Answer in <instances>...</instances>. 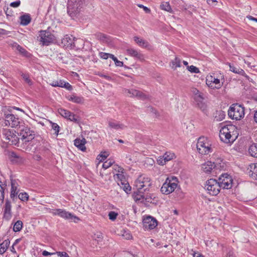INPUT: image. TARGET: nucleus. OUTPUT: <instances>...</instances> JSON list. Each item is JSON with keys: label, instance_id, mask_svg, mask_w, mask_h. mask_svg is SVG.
<instances>
[{"label": "nucleus", "instance_id": "f257e3e1", "mask_svg": "<svg viewBox=\"0 0 257 257\" xmlns=\"http://www.w3.org/2000/svg\"><path fill=\"white\" fill-rule=\"evenodd\" d=\"M237 127L233 124L223 125L220 130L219 137L225 143L231 144L237 137Z\"/></svg>", "mask_w": 257, "mask_h": 257}, {"label": "nucleus", "instance_id": "f03ea898", "mask_svg": "<svg viewBox=\"0 0 257 257\" xmlns=\"http://www.w3.org/2000/svg\"><path fill=\"white\" fill-rule=\"evenodd\" d=\"M18 129V134L21 137V140L26 144L30 142H33L34 143L35 141H43V139L41 136H38L35 137L34 131L31 130V128L28 125L22 123Z\"/></svg>", "mask_w": 257, "mask_h": 257}, {"label": "nucleus", "instance_id": "7ed1b4c3", "mask_svg": "<svg viewBox=\"0 0 257 257\" xmlns=\"http://www.w3.org/2000/svg\"><path fill=\"white\" fill-rule=\"evenodd\" d=\"M4 115L2 118L4 119V125L12 127L18 128L20 125L24 123V121L19 117L12 114L11 108H8L7 110H3Z\"/></svg>", "mask_w": 257, "mask_h": 257}, {"label": "nucleus", "instance_id": "20e7f679", "mask_svg": "<svg viewBox=\"0 0 257 257\" xmlns=\"http://www.w3.org/2000/svg\"><path fill=\"white\" fill-rule=\"evenodd\" d=\"M61 43L63 47L70 49L78 50L84 45V43L81 39H77L72 35H66L61 40Z\"/></svg>", "mask_w": 257, "mask_h": 257}, {"label": "nucleus", "instance_id": "39448f33", "mask_svg": "<svg viewBox=\"0 0 257 257\" xmlns=\"http://www.w3.org/2000/svg\"><path fill=\"white\" fill-rule=\"evenodd\" d=\"M228 115L232 119L240 120L244 116V107L241 104L233 103L228 109Z\"/></svg>", "mask_w": 257, "mask_h": 257}, {"label": "nucleus", "instance_id": "423d86ee", "mask_svg": "<svg viewBox=\"0 0 257 257\" xmlns=\"http://www.w3.org/2000/svg\"><path fill=\"white\" fill-rule=\"evenodd\" d=\"M2 133L7 143L11 145L17 146L18 145L20 138L16 135L15 131L3 128Z\"/></svg>", "mask_w": 257, "mask_h": 257}, {"label": "nucleus", "instance_id": "0eeeda50", "mask_svg": "<svg viewBox=\"0 0 257 257\" xmlns=\"http://www.w3.org/2000/svg\"><path fill=\"white\" fill-rule=\"evenodd\" d=\"M82 0H68L67 3V13L71 17H74L78 14L82 6Z\"/></svg>", "mask_w": 257, "mask_h": 257}, {"label": "nucleus", "instance_id": "6e6552de", "mask_svg": "<svg viewBox=\"0 0 257 257\" xmlns=\"http://www.w3.org/2000/svg\"><path fill=\"white\" fill-rule=\"evenodd\" d=\"M196 147L198 153L201 155L208 154L213 151L207 139L204 137L198 139Z\"/></svg>", "mask_w": 257, "mask_h": 257}, {"label": "nucleus", "instance_id": "1a4fd4ad", "mask_svg": "<svg viewBox=\"0 0 257 257\" xmlns=\"http://www.w3.org/2000/svg\"><path fill=\"white\" fill-rule=\"evenodd\" d=\"M205 188L208 193L212 195L216 196L220 192L221 189L217 180L215 179H210L206 182Z\"/></svg>", "mask_w": 257, "mask_h": 257}, {"label": "nucleus", "instance_id": "9d476101", "mask_svg": "<svg viewBox=\"0 0 257 257\" xmlns=\"http://www.w3.org/2000/svg\"><path fill=\"white\" fill-rule=\"evenodd\" d=\"M217 180L221 189H228L231 188L232 186V178L227 173L221 174Z\"/></svg>", "mask_w": 257, "mask_h": 257}, {"label": "nucleus", "instance_id": "9b49d317", "mask_svg": "<svg viewBox=\"0 0 257 257\" xmlns=\"http://www.w3.org/2000/svg\"><path fill=\"white\" fill-rule=\"evenodd\" d=\"M150 181V178L140 176L135 182L136 186L137 188L146 192L149 190V187L151 186Z\"/></svg>", "mask_w": 257, "mask_h": 257}, {"label": "nucleus", "instance_id": "f8f14e48", "mask_svg": "<svg viewBox=\"0 0 257 257\" xmlns=\"http://www.w3.org/2000/svg\"><path fill=\"white\" fill-rule=\"evenodd\" d=\"M53 214L55 215H58L65 219H73L75 222H77L78 220H80L78 217L68 211H66L65 210L62 209H55V212H53Z\"/></svg>", "mask_w": 257, "mask_h": 257}, {"label": "nucleus", "instance_id": "ddd939ff", "mask_svg": "<svg viewBox=\"0 0 257 257\" xmlns=\"http://www.w3.org/2000/svg\"><path fill=\"white\" fill-rule=\"evenodd\" d=\"M204 94L194 97V99L196 103L197 107L199 108L204 114H207L208 112L207 105L204 102L205 97Z\"/></svg>", "mask_w": 257, "mask_h": 257}, {"label": "nucleus", "instance_id": "4468645a", "mask_svg": "<svg viewBox=\"0 0 257 257\" xmlns=\"http://www.w3.org/2000/svg\"><path fill=\"white\" fill-rule=\"evenodd\" d=\"M143 223L144 228L147 230L153 229L157 226L158 224L157 219L151 216H148L144 218Z\"/></svg>", "mask_w": 257, "mask_h": 257}, {"label": "nucleus", "instance_id": "2eb2a0df", "mask_svg": "<svg viewBox=\"0 0 257 257\" xmlns=\"http://www.w3.org/2000/svg\"><path fill=\"white\" fill-rule=\"evenodd\" d=\"M40 33V41L43 45L48 46L53 42L54 36L50 32L41 30Z\"/></svg>", "mask_w": 257, "mask_h": 257}, {"label": "nucleus", "instance_id": "dca6fc26", "mask_svg": "<svg viewBox=\"0 0 257 257\" xmlns=\"http://www.w3.org/2000/svg\"><path fill=\"white\" fill-rule=\"evenodd\" d=\"M127 93L130 94V97H136L139 99L145 100L149 98V96L144 93L143 92L136 89H126L125 90Z\"/></svg>", "mask_w": 257, "mask_h": 257}, {"label": "nucleus", "instance_id": "f3484780", "mask_svg": "<svg viewBox=\"0 0 257 257\" xmlns=\"http://www.w3.org/2000/svg\"><path fill=\"white\" fill-rule=\"evenodd\" d=\"M11 208L12 205L11 201L8 199H7L6 200L4 211V218L7 220H9L12 217V213Z\"/></svg>", "mask_w": 257, "mask_h": 257}, {"label": "nucleus", "instance_id": "a211bd4d", "mask_svg": "<svg viewBox=\"0 0 257 257\" xmlns=\"http://www.w3.org/2000/svg\"><path fill=\"white\" fill-rule=\"evenodd\" d=\"M144 194L145 192L143 190L137 188V190L133 192L132 197L136 202L143 203Z\"/></svg>", "mask_w": 257, "mask_h": 257}, {"label": "nucleus", "instance_id": "6ab92c4d", "mask_svg": "<svg viewBox=\"0 0 257 257\" xmlns=\"http://www.w3.org/2000/svg\"><path fill=\"white\" fill-rule=\"evenodd\" d=\"M229 70L232 72L243 76L246 80H248L249 81H252V80H250L249 77L245 74L242 69L239 67H235L233 65L231 64V63H229Z\"/></svg>", "mask_w": 257, "mask_h": 257}, {"label": "nucleus", "instance_id": "aec40b11", "mask_svg": "<svg viewBox=\"0 0 257 257\" xmlns=\"http://www.w3.org/2000/svg\"><path fill=\"white\" fill-rule=\"evenodd\" d=\"M165 181H167V184H168V186H169V188L172 192H174L178 186L177 178L175 176L168 177Z\"/></svg>", "mask_w": 257, "mask_h": 257}, {"label": "nucleus", "instance_id": "412c9836", "mask_svg": "<svg viewBox=\"0 0 257 257\" xmlns=\"http://www.w3.org/2000/svg\"><path fill=\"white\" fill-rule=\"evenodd\" d=\"M11 190L10 197L13 200H14L15 198H17V196L19 192V191H17L18 184L17 180L13 179H11Z\"/></svg>", "mask_w": 257, "mask_h": 257}, {"label": "nucleus", "instance_id": "4be33fe9", "mask_svg": "<svg viewBox=\"0 0 257 257\" xmlns=\"http://www.w3.org/2000/svg\"><path fill=\"white\" fill-rule=\"evenodd\" d=\"M9 158L13 164L22 163L24 161L23 158L14 152H10Z\"/></svg>", "mask_w": 257, "mask_h": 257}, {"label": "nucleus", "instance_id": "5701e85b", "mask_svg": "<svg viewBox=\"0 0 257 257\" xmlns=\"http://www.w3.org/2000/svg\"><path fill=\"white\" fill-rule=\"evenodd\" d=\"M127 53L130 56L136 58L142 61L144 60V56L143 54L138 52L137 50L132 48L127 49L126 50Z\"/></svg>", "mask_w": 257, "mask_h": 257}, {"label": "nucleus", "instance_id": "b1692460", "mask_svg": "<svg viewBox=\"0 0 257 257\" xmlns=\"http://www.w3.org/2000/svg\"><path fill=\"white\" fill-rule=\"evenodd\" d=\"M108 124L110 128L115 130H123L125 127L123 123L115 120L108 121Z\"/></svg>", "mask_w": 257, "mask_h": 257}, {"label": "nucleus", "instance_id": "393cba45", "mask_svg": "<svg viewBox=\"0 0 257 257\" xmlns=\"http://www.w3.org/2000/svg\"><path fill=\"white\" fill-rule=\"evenodd\" d=\"M86 143V141L84 138L81 140L79 138H77L74 140V145L83 152L85 151L86 149L85 146Z\"/></svg>", "mask_w": 257, "mask_h": 257}, {"label": "nucleus", "instance_id": "a878e982", "mask_svg": "<svg viewBox=\"0 0 257 257\" xmlns=\"http://www.w3.org/2000/svg\"><path fill=\"white\" fill-rule=\"evenodd\" d=\"M155 196L153 194L146 193V192H145L143 204L148 206L149 203H153L152 201L155 200Z\"/></svg>", "mask_w": 257, "mask_h": 257}, {"label": "nucleus", "instance_id": "bb28decb", "mask_svg": "<svg viewBox=\"0 0 257 257\" xmlns=\"http://www.w3.org/2000/svg\"><path fill=\"white\" fill-rule=\"evenodd\" d=\"M95 38L102 42H108L110 40L109 37L103 33H97L94 35Z\"/></svg>", "mask_w": 257, "mask_h": 257}, {"label": "nucleus", "instance_id": "cd10ccee", "mask_svg": "<svg viewBox=\"0 0 257 257\" xmlns=\"http://www.w3.org/2000/svg\"><path fill=\"white\" fill-rule=\"evenodd\" d=\"M249 176L255 180H257V164H251L250 165Z\"/></svg>", "mask_w": 257, "mask_h": 257}, {"label": "nucleus", "instance_id": "c85d7f7f", "mask_svg": "<svg viewBox=\"0 0 257 257\" xmlns=\"http://www.w3.org/2000/svg\"><path fill=\"white\" fill-rule=\"evenodd\" d=\"M134 39L136 43L141 47L148 48L150 46V44L148 43V42L144 39H140L137 36L135 37Z\"/></svg>", "mask_w": 257, "mask_h": 257}, {"label": "nucleus", "instance_id": "c756f323", "mask_svg": "<svg viewBox=\"0 0 257 257\" xmlns=\"http://www.w3.org/2000/svg\"><path fill=\"white\" fill-rule=\"evenodd\" d=\"M21 24L24 26L28 25L31 21V18L29 14L23 15L20 17Z\"/></svg>", "mask_w": 257, "mask_h": 257}, {"label": "nucleus", "instance_id": "7c9ffc66", "mask_svg": "<svg viewBox=\"0 0 257 257\" xmlns=\"http://www.w3.org/2000/svg\"><path fill=\"white\" fill-rule=\"evenodd\" d=\"M58 87L64 88L68 90L71 91L73 89L72 86L68 82H65L63 80H60L58 81Z\"/></svg>", "mask_w": 257, "mask_h": 257}, {"label": "nucleus", "instance_id": "2f4dec72", "mask_svg": "<svg viewBox=\"0 0 257 257\" xmlns=\"http://www.w3.org/2000/svg\"><path fill=\"white\" fill-rule=\"evenodd\" d=\"M10 243L9 239L5 240L2 243H0V247L2 250L0 249V252L1 254L4 253L7 249L8 248Z\"/></svg>", "mask_w": 257, "mask_h": 257}, {"label": "nucleus", "instance_id": "473e14b6", "mask_svg": "<svg viewBox=\"0 0 257 257\" xmlns=\"http://www.w3.org/2000/svg\"><path fill=\"white\" fill-rule=\"evenodd\" d=\"M43 145L40 148V150L45 154H49L50 152V144L48 142L45 141L42 142Z\"/></svg>", "mask_w": 257, "mask_h": 257}, {"label": "nucleus", "instance_id": "72a5a7b5", "mask_svg": "<svg viewBox=\"0 0 257 257\" xmlns=\"http://www.w3.org/2000/svg\"><path fill=\"white\" fill-rule=\"evenodd\" d=\"M248 152L252 157L257 158V144H252L248 149Z\"/></svg>", "mask_w": 257, "mask_h": 257}, {"label": "nucleus", "instance_id": "f704fd0d", "mask_svg": "<svg viewBox=\"0 0 257 257\" xmlns=\"http://www.w3.org/2000/svg\"><path fill=\"white\" fill-rule=\"evenodd\" d=\"M214 167V163L212 164L211 162H208L203 165L202 168L204 172L208 173L211 172Z\"/></svg>", "mask_w": 257, "mask_h": 257}, {"label": "nucleus", "instance_id": "c9c22d12", "mask_svg": "<svg viewBox=\"0 0 257 257\" xmlns=\"http://www.w3.org/2000/svg\"><path fill=\"white\" fill-rule=\"evenodd\" d=\"M167 181H165L161 188V192L164 194H166V195H168V194H169L170 193H171L172 192H173L169 188V186H168V184H167Z\"/></svg>", "mask_w": 257, "mask_h": 257}, {"label": "nucleus", "instance_id": "e433bc0d", "mask_svg": "<svg viewBox=\"0 0 257 257\" xmlns=\"http://www.w3.org/2000/svg\"><path fill=\"white\" fill-rule=\"evenodd\" d=\"M68 99L74 103L79 104L82 103L84 101V98L82 97L78 96L75 95H72Z\"/></svg>", "mask_w": 257, "mask_h": 257}, {"label": "nucleus", "instance_id": "4c0bfd02", "mask_svg": "<svg viewBox=\"0 0 257 257\" xmlns=\"http://www.w3.org/2000/svg\"><path fill=\"white\" fill-rule=\"evenodd\" d=\"M160 8L162 10H164L169 13H173V10L170 5L169 2H163L160 5Z\"/></svg>", "mask_w": 257, "mask_h": 257}, {"label": "nucleus", "instance_id": "58836bf2", "mask_svg": "<svg viewBox=\"0 0 257 257\" xmlns=\"http://www.w3.org/2000/svg\"><path fill=\"white\" fill-rule=\"evenodd\" d=\"M23 222L21 220L16 221L14 225L13 230L15 232L20 231L23 227Z\"/></svg>", "mask_w": 257, "mask_h": 257}, {"label": "nucleus", "instance_id": "ea45409f", "mask_svg": "<svg viewBox=\"0 0 257 257\" xmlns=\"http://www.w3.org/2000/svg\"><path fill=\"white\" fill-rule=\"evenodd\" d=\"M172 68L175 70L177 67L181 66V60L177 57H176L174 60L172 61Z\"/></svg>", "mask_w": 257, "mask_h": 257}, {"label": "nucleus", "instance_id": "a19ab883", "mask_svg": "<svg viewBox=\"0 0 257 257\" xmlns=\"http://www.w3.org/2000/svg\"><path fill=\"white\" fill-rule=\"evenodd\" d=\"M17 49L19 52L22 54L23 56L29 57H30V54L24 48L19 45L17 46Z\"/></svg>", "mask_w": 257, "mask_h": 257}, {"label": "nucleus", "instance_id": "79ce46f5", "mask_svg": "<svg viewBox=\"0 0 257 257\" xmlns=\"http://www.w3.org/2000/svg\"><path fill=\"white\" fill-rule=\"evenodd\" d=\"M58 111L59 113L61 116L67 119H68V118L70 116V113L71 112L70 111L64 108H60Z\"/></svg>", "mask_w": 257, "mask_h": 257}, {"label": "nucleus", "instance_id": "37998d69", "mask_svg": "<svg viewBox=\"0 0 257 257\" xmlns=\"http://www.w3.org/2000/svg\"><path fill=\"white\" fill-rule=\"evenodd\" d=\"M210 80H212L211 81L212 82V83L217 85V86H214L215 88L219 89L221 87L222 84H220V80L219 79L216 78L214 76H213L212 75H210Z\"/></svg>", "mask_w": 257, "mask_h": 257}, {"label": "nucleus", "instance_id": "c03bdc74", "mask_svg": "<svg viewBox=\"0 0 257 257\" xmlns=\"http://www.w3.org/2000/svg\"><path fill=\"white\" fill-rule=\"evenodd\" d=\"M216 114H218V116L216 115L214 116V119L217 121L222 120L225 117V116L224 112L221 110L217 111Z\"/></svg>", "mask_w": 257, "mask_h": 257}, {"label": "nucleus", "instance_id": "a18cd8bd", "mask_svg": "<svg viewBox=\"0 0 257 257\" xmlns=\"http://www.w3.org/2000/svg\"><path fill=\"white\" fill-rule=\"evenodd\" d=\"M121 184L122 185L121 187L122 188L123 190L125 191V192L127 194L130 193L131 191V187L130 186L128 183H125L123 182H121Z\"/></svg>", "mask_w": 257, "mask_h": 257}, {"label": "nucleus", "instance_id": "49530a36", "mask_svg": "<svg viewBox=\"0 0 257 257\" xmlns=\"http://www.w3.org/2000/svg\"><path fill=\"white\" fill-rule=\"evenodd\" d=\"M174 157L175 154L170 152H166L163 156V157L166 162L171 160Z\"/></svg>", "mask_w": 257, "mask_h": 257}, {"label": "nucleus", "instance_id": "de8ad7c7", "mask_svg": "<svg viewBox=\"0 0 257 257\" xmlns=\"http://www.w3.org/2000/svg\"><path fill=\"white\" fill-rule=\"evenodd\" d=\"M68 119L72 121L75 123H79L80 120L79 117L75 115L74 113L71 112L70 116L68 118Z\"/></svg>", "mask_w": 257, "mask_h": 257}, {"label": "nucleus", "instance_id": "09e8293b", "mask_svg": "<svg viewBox=\"0 0 257 257\" xmlns=\"http://www.w3.org/2000/svg\"><path fill=\"white\" fill-rule=\"evenodd\" d=\"M187 69L191 73H198L200 72L199 68L193 65L188 66Z\"/></svg>", "mask_w": 257, "mask_h": 257}, {"label": "nucleus", "instance_id": "8fccbe9b", "mask_svg": "<svg viewBox=\"0 0 257 257\" xmlns=\"http://www.w3.org/2000/svg\"><path fill=\"white\" fill-rule=\"evenodd\" d=\"M18 197L21 200L23 201H26L29 199V195L26 192L20 193L18 195Z\"/></svg>", "mask_w": 257, "mask_h": 257}, {"label": "nucleus", "instance_id": "3c124183", "mask_svg": "<svg viewBox=\"0 0 257 257\" xmlns=\"http://www.w3.org/2000/svg\"><path fill=\"white\" fill-rule=\"evenodd\" d=\"M110 58H111L114 62L116 66L121 67L123 66V63L122 61L118 60L116 57L113 55H110Z\"/></svg>", "mask_w": 257, "mask_h": 257}, {"label": "nucleus", "instance_id": "603ef678", "mask_svg": "<svg viewBox=\"0 0 257 257\" xmlns=\"http://www.w3.org/2000/svg\"><path fill=\"white\" fill-rule=\"evenodd\" d=\"M51 126L52 129L55 131L54 134H55L56 136L58 135L60 127L55 122H51Z\"/></svg>", "mask_w": 257, "mask_h": 257}, {"label": "nucleus", "instance_id": "864d4df0", "mask_svg": "<svg viewBox=\"0 0 257 257\" xmlns=\"http://www.w3.org/2000/svg\"><path fill=\"white\" fill-rule=\"evenodd\" d=\"M113 163L114 162L112 160H107L103 163L102 165V168L104 169H108L113 164Z\"/></svg>", "mask_w": 257, "mask_h": 257}, {"label": "nucleus", "instance_id": "5fc2aeb1", "mask_svg": "<svg viewBox=\"0 0 257 257\" xmlns=\"http://www.w3.org/2000/svg\"><path fill=\"white\" fill-rule=\"evenodd\" d=\"M117 216L118 213L114 211H111L108 213L109 219L112 221L115 220Z\"/></svg>", "mask_w": 257, "mask_h": 257}, {"label": "nucleus", "instance_id": "6e6d98bb", "mask_svg": "<svg viewBox=\"0 0 257 257\" xmlns=\"http://www.w3.org/2000/svg\"><path fill=\"white\" fill-rule=\"evenodd\" d=\"M23 78L25 80L26 83L29 85H31L33 84L32 80L29 78V76L28 74L23 73L21 75Z\"/></svg>", "mask_w": 257, "mask_h": 257}, {"label": "nucleus", "instance_id": "4d7b16f0", "mask_svg": "<svg viewBox=\"0 0 257 257\" xmlns=\"http://www.w3.org/2000/svg\"><path fill=\"white\" fill-rule=\"evenodd\" d=\"M148 110L154 114L156 117H159L160 116L158 111L151 106H149L148 107Z\"/></svg>", "mask_w": 257, "mask_h": 257}, {"label": "nucleus", "instance_id": "13d9d810", "mask_svg": "<svg viewBox=\"0 0 257 257\" xmlns=\"http://www.w3.org/2000/svg\"><path fill=\"white\" fill-rule=\"evenodd\" d=\"M4 10L7 16H12L13 15V11L11 8H9L8 7H5Z\"/></svg>", "mask_w": 257, "mask_h": 257}, {"label": "nucleus", "instance_id": "bf43d9fd", "mask_svg": "<svg viewBox=\"0 0 257 257\" xmlns=\"http://www.w3.org/2000/svg\"><path fill=\"white\" fill-rule=\"evenodd\" d=\"M192 93L193 94V97L197 96L198 95H201L203 93L200 92L199 90H198L196 88H193L192 89Z\"/></svg>", "mask_w": 257, "mask_h": 257}, {"label": "nucleus", "instance_id": "052dcab7", "mask_svg": "<svg viewBox=\"0 0 257 257\" xmlns=\"http://www.w3.org/2000/svg\"><path fill=\"white\" fill-rule=\"evenodd\" d=\"M111 55V54L104 52L99 53V56L103 59H107L108 57L110 58V55Z\"/></svg>", "mask_w": 257, "mask_h": 257}, {"label": "nucleus", "instance_id": "680f3d73", "mask_svg": "<svg viewBox=\"0 0 257 257\" xmlns=\"http://www.w3.org/2000/svg\"><path fill=\"white\" fill-rule=\"evenodd\" d=\"M211 81L212 80H210V76H208L206 80V84L211 88H215L214 86L213 85V83Z\"/></svg>", "mask_w": 257, "mask_h": 257}, {"label": "nucleus", "instance_id": "e2e57ef3", "mask_svg": "<svg viewBox=\"0 0 257 257\" xmlns=\"http://www.w3.org/2000/svg\"><path fill=\"white\" fill-rule=\"evenodd\" d=\"M21 4L20 1H18L16 2H12L10 4V7H13V8H18L20 6Z\"/></svg>", "mask_w": 257, "mask_h": 257}, {"label": "nucleus", "instance_id": "0e129e2a", "mask_svg": "<svg viewBox=\"0 0 257 257\" xmlns=\"http://www.w3.org/2000/svg\"><path fill=\"white\" fill-rule=\"evenodd\" d=\"M157 161H158V164L161 165H164L167 162L166 161L164 158L163 156L162 157H160Z\"/></svg>", "mask_w": 257, "mask_h": 257}, {"label": "nucleus", "instance_id": "69168bd1", "mask_svg": "<svg viewBox=\"0 0 257 257\" xmlns=\"http://www.w3.org/2000/svg\"><path fill=\"white\" fill-rule=\"evenodd\" d=\"M138 7L141 8H143V10H144V11L147 14H149L151 12V10L149 8H148V7H147L146 6H144L143 5L139 4V5H138Z\"/></svg>", "mask_w": 257, "mask_h": 257}, {"label": "nucleus", "instance_id": "338daca9", "mask_svg": "<svg viewBox=\"0 0 257 257\" xmlns=\"http://www.w3.org/2000/svg\"><path fill=\"white\" fill-rule=\"evenodd\" d=\"M56 253L60 257H69V255L66 252L57 251Z\"/></svg>", "mask_w": 257, "mask_h": 257}, {"label": "nucleus", "instance_id": "774afa93", "mask_svg": "<svg viewBox=\"0 0 257 257\" xmlns=\"http://www.w3.org/2000/svg\"><path fill=\"white\" fill-rule=\"evenodd\" d=\"M116 176H117V178L120 180V183H121V182H123V181H124V179H125V178L122 174H117Z\"/></svg>", "mask_w": 257, "mask_h": 257}]
</instances>
